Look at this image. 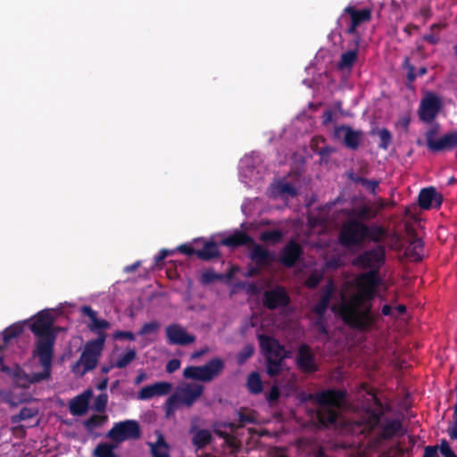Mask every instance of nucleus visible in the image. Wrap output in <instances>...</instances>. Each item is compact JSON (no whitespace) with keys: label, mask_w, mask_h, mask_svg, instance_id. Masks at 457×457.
Returning <instances> with one entry per match:
<instances>
[{"label":"nucleus","mask_w":457,"mask_h":457,"mask_svg":"<svg viewBox=\"0 0 457 457\" xmlns=\"http://www.w3.org/2000/svg\"><path fill=\"white\" fill-rule=\"evenodd\" d=\"M381 282L380 275L376 271H366L356 277V293L343 300L338 309V314L345 325L362 332L376 328L379 315L373 311V300Z\"/></svg>","instance_id":"obj_1"},{"label":"nucleus","mask_w":457,"mask_h":457,"mask_svg":"<svg viewBox=\"0 0 457 457\" xmlns=\"http://www.w3.org/2000/svg\"><path fill=\"white\" fill-rule=\"evenodd\" d=\"M367 394L370 396L372 405H366L363 409L361 421L365 429L368 432L378 429L376 441L378 443L403 436L405 429L402 420L383 418L390 411V405L382 403L374 389H370Z\"/></svg>","instance_id":"obj_2"},{"label":"nucleus","mask_w":457,"mask_h":457,"mask_svg":"<svg viewBox=\"0 0 457 457\" xmlns=\"http://www.w3.org/2000/svg\"><path fill=\"white\" fill-rule=\"evenodd\" d=\"M54 320L46 311L39 312L29 326L35 337V345L32 351L33 357H42L46 363L54 359V345L56 340V328L53 326Z\"/></svg>","instance_id":"obj_3"},{"label":"nucleus","mask_w":457,"mask_h":457,"mask_svg":"<svg viewBox=\"0 0 457 457\" xmlns=\"http://www.w3.org/2000/svg\"><path fill=\"white\" fill-rule=\"evenodd\" d=\"M104 348L103 338H96L87 341L79 356V359L72 365L71 371L78 376H84L88 371L95 370Z\"/></svg>","instance_id":"obj_4"},{"label":"nucleus","mask_w":457,"mask_h":457,"mask_svg":"<svg viewBox=\"0 0 457 457\" xmlns=\"http://www.w3.org/2000/svg\"><path fill=\"white\" fill-rule=\"evenodd\" d=\"M368 224L357 220L349 219L342 224L338 241L345 248L351 249L361 246L366 240Z\"/></svg>","instance_id":"obj_5"},{"label":"nucleus","mask_w":457,"mask_h":457,"mask_svg":"<svg viewBox=\"0 0 457 457\" xmlns=\"http://www.w3.org/2000/svg\"><path fill=\"white\" fill-rule=\"evenodd\" d=\"M385 261V246L383 245H377L375 247L367 249L359 253L353 259L352 264L355 267L368 270V271H376V273H379Z\"/></svg>","instance_id":"obj_6"},{"label":"nucleus","mask_w":457,"mask_h":457,"mask_svg":"<svg viewBox=\"0 0 457 457\" xmlns=\"http://www.w3.org/2000/svg\"><path fill=\"white\" fill-rule=\"evenodd\" d=\"M224 369V361L220 358H213L203 366H188L183 371L186 378L210 382L219 376Z\"/></svg>","instance_id":"obj_7"},{"label":"nucleus","mask_w":457,"mask_h":457,"mask_svg":"<svg viewBox=\"0 0 457 457\" xmlns=\"http://www.w3.org/2000/svg\"><path fill=\"white\" fill-rule=\"evenodd\" d=\"M37 358L43 368L41 372H35L29 375L20 365L14 364L12 378L19 386L28 388L31 384L38 383L50 378L53 360L49 359L48 362L45 363L42 361V357Z\"/></svg>","instance_id":"obj_8"},{"label":"nucleus","mask_w":457,"mask_h":457,"mask_svg":"<svg viewBox=\"0 0 457 457\" xmlns=\"http://www.w3.org/2000/svg\"><path fill=\"white\" fill-rule=\"evenodd\" d=\"M141 428L139 423L135 420H126L116 422L108 431L107 437L117 444L127 440H136L141 436Z\"/></svg>","instance_id":"obj_9"},{"label":"nucleus","mask_w":457,"mask_h":457,"mask_svg":"<svg viewBox=\"0 0 457 457\" xmlns=\"http://www.w3.org/2000/svg\"><path fill=\"white\" fill-rule=\"evenodd\" d=\"M443 107L442 99L433 92H428L420 100L418 115L426 123H432Z\"/></svg>","instance_id":"obj_10"},{"label":"nucleus","mask_w":457,"mask_h":457,"mask_svg":"<svg viewBox=\"0 0 457 457\" xmlns=\"http://www.w3.org/2000/svg\"><path fill=\"white\" fill-rule=\"evenodd\" d=\"M371 13L372 11L370 8L357 10L352 5L346 6L340 17V19H343L345 14L350 17V24L346 29L345 33L353 36V38H356V36L361 37L357 32V28L363 23L370 22L371 21Z\"/></svg>","instance_id":"obj_11"},{"label":"nucleus","mask_w":457,"mask_h":457,"mask_svg":"<svg viewBox=\"0 0 457 457\" xmlns=\"http://www.w3.org/2000/svg\"><path fill=\"white\" fill-rule=\"evenodd\" d=\"M80 312L89 319V322L87 324L88 330L96 334L97 336L96 338H103V344L105 345L107 338L105 331L111 328V323L107 320L99 319L97 312L89 305H83L80 308Z\"/></svg>","instance_id":"obj_12"},{"label":"nucleus","mask_w":457,"mask_h":457,"mask_svg":"<svg viewBox=\"0 0 457 457\" xmlns=\"http://www.w3.org/2000/svg\"><path fill=\"white\" fill-rule=\"evenodd\" d=\"M262 304L269 310H276L287 306L290 296L283 286H276L271 289L265 290L262 297Z\"/></svg>","instance_id":"obj_13"},{"label":"nucleus","mask_w":457,"mask_h":457,"mask_svg":"<svg viewBox=\"0 0 457 457\" xmlns=\"http://www.w3.org/2000/svg\"><path fill=\"white\" fill-rule=\"evenodd\" d=\"M167 343L170 345L186 346L195 342V336L189 334L179 323H171L165 328Z\"/></svg>","instance_id":"obj_14"},{"label":"nucleus","mask_w":457,"mask_h":457,"mask_svg":"<svg viewBox=\"0 0 457 457\" xmlns=\"http://www.w3.org/2000/svg\"><path fill=\"white\" fill-rule=\"evenodd\" d=\"M319 406L339 408L346 397V391L343 389H327L311 395Z\"/></svg>","instance_id":"obj_15"},{"label":"nucleus","mask_w":457,"mask_h":457,"mask_svg":"<svg viewBox=\"0 0 457 457\" xmlns=\"http://www.w3.org/2000/svg\"><path fill=\"white\" fill-rule=\"evenodd\" d=\"M258 341L266 359L267 356H272L274 359L279 360L287 358L285 346L278 339L265 334H261L258 335Z\"/></svg>","instance_id":"obj_16"},{"label":"nucleus","mask_w":457,"mask_h":457,"mask_svg":"<svg viewBox=\"0 0 457 457\" xmlns=\"http://www.w3.org/2000/svg\"><path fill=\"white\" fill-rule=\"evenodd\" d=\"M303 253L302 245L295 240L291 239L281 249L278 262L287 268H293L303 255Z\"/></svg>","instance_id":"obj_17"},{"label":"nucleus","mask_w":457,"mask_h":457,"mask_svg":"<svg viewBox=\"0 0 457 457\" xmlns=\"http://www.w3.org/2000/svg\"><path fill=\"white\" fill-rule=\"evenodd\" d=\"M334 136L342 139L345 147L351 150H357L362 137L361 130H354L348 125H341L335 128Z\"/></svg>","instance_id":"obj_18"},{"label":"nucleus","mask_w":457,"mask_h":457,"mask_svg":"<svg viewBox=\"0 0 457 457\" xmlns=\"http://www.w3.org/2000/svg\"><path fill=\"white\" fill-rule=\"evenodd\" d=\"M296 365L304 373H314L318 370L319 368L315 362V356L308 345L303 344L299 346L296 355Z\"/></svg>","instance_id":"obj_19"},{"label":"nucleus","mask_w":457,"mask_h":457,"mask_svg":"<svg viewBox=\"0 0 457 457\" xmlns=\"http://www.w3.org/2000/svg\"><path fill=\"white\" fill-rule=\"evenodd\" d=\"M443 203V195L435 187L422 188L418 195V204L423 210L439 208Z\"/></svg>","instance_id":"obj_20"},{"label":"nucleus","mask_w":457,"mask_h":457,"mask_svg":"<svg viewBox=\"0 0 457 457\" xmlns=\"http://www.w3.org/2000/svg\"><path fill=\"white\" fill-rule=\"evenodd\" d=\"M336 290L333 279H328L321 290L320 301L312 308V312L319 317L322 318L325 315Z\"/></svg>","instance_id":"obj_21"},{"label":"nucleus","mask_w":457,"mask_h":457,"mask_svg":"<svg viewBox=\"0 0 457 457\" xmlns=\"http://www.w3.org/2000/svg\"><path fill=\"white\" fill-rule=\"evenodd\" d=\"M249 258L259 267H266L276 261L275 254L261 245L251 244Z\"/></svg>","instance_id":"obj_22"},{"label":"nucleus","mask_w":457,"mask_h":457,"mask_svg":"<svg viewBox=\"0 0 457 457\" xmlns=\"http://www.w3.org/2000/svg\"><path fill=\"white\" fill-rule=\"evenodd\" d=\"M172 386L169 382H156L142 387L137 393L139 400H149L154 396L166 395L171 391Z\"/></svg>","instance_id":"obj_23"},{"label":"nucleus","mask_w":457,"mask_h":457,"mask_svg":"<svg viewBox=\"0 0 457 457\" xmlns=\"http://www.w3.org/2000/svg\"><path fill=\"white\" fill-rule=\"evenodd\" d=\"M204 393V386L199 384L187 385L177 394L182 405L191 407Z\"/></svg>","instance_id":"obj_24"},{"label":"nucleus","mask_w":457,"mask_h":457,"mask_svg":"<svg viewBox=\"0 0 457 457\" xmlns=\"http://www.w3.org/2000/svg\"><path fill=\"white\" fill-rule=\"evenodd\" d=\"M361 39V37L356 36V38H353L349 44L351 49L341 54L340 61L338 62V68L340 70L351 69L353 66L358 57V50Z\"/></svg>","instance_id":"obj_25"},{"label":"nucleus","mask_w":457,"mask_h":457,"mask_svg":"<svg viewBox=\"0 0 457 457\" xmlns=\"http://www.w3.org/2000/svg\"><path fill=\"white\" fill-rule=\"evenodd\" d=\"M92 395L90 390L75 396L69 404L70 412L74 416H83L88 411L89 399Z\"/></svg>","instance_id":"obj_26"},{"label":"nucleus","mask_w":457,"mask_h":457,"mask_svg":"<svg viewBox=\"0 0 457 457\" xmlns=\"http://www.w3.org/2000/svg\"><path fill=\"white\" fill-rule=\"evenodd\" d=\"M237 422L221 423L220 426L224 428H229L230 430H237L240 428L245 427L246 424L256 423V418L253 415V411L247 408H240L237 412Z\"/></svg>","instance_id":"obj_27"},{"label":"nucleus","mask_w":457,"mask_h":457,"mask_svg":"<svg viewBox=\"0 0 457 457\" xmlns=\"http://www.w3.org/2000/svg\"><path fill=\"white\" fill-rule=\"evenodd\" d=\"M251 244H253V238L242 230H237L220 241L221 245L231 248L250 245Z\"/></svg>","instance_id":"obj_28"},{"label":"nucleus","mask_w":457,"mask_h":457,"mask_svg":"<svg viewBox=\"0 0 457 457\" xmlns=\"http://www.w3.org/2000/svg\"><path fill=\"white\" fill-rule=\"evenodd\" d=\"M383 207L381 204L378 208H374L370 204H361L352 209L351 215L354 218L353 220H360L361 222L374 220L378 217L379 209Z\"/></svg>","instance_id":"obj_29"},{"label":"nucleus","mask_w":457,"mask_h":457,"mask_svg":"<svg viewBox=\"0 0 457 457\" xmlns=\"http://www.w3.org/2000/svg\"><path fill=\"white\" fill-rule=\"evenodd\" d=\"M196 256L203 261H211L219 258L220 256L219 245L213 241H204L203 248L197 250Z\"/></svg>","instance_id":"obj_30"},{"label":"nucleus","mask_w":457,"mask_h":457,"mask_svg":"<svg viewBox=\"0 0 457 457\" xmlns=\"http://www.w3.org/2000/svg\"><path fill=\"white\" fill-rule=\"evenodd\" d=\"M316 416L320 425L328 427V425H335L337 423L338 412L333 408L319 406Z\"/></svg>","instance_id":"obj_31"},{"label":"nucleus","mask_w":457,"mask_h":457,"mask_svg":"<svg viewBox=\"0 0 457 457\" xmlns=\"http://www.w3.org/2000/svg\"><path fill=\"white\" fill-rule=\"evenodd\" d=\"M424 244L420 238H414L404 251L405 256L411 262H420L423 259Z\"/></svg>","instance_id":"obj_32"},{"label":"nucleus","mask_w":457,"mask_h":457,"mask_svg":"<svg viewBox=\"0 0 457 457\" xmlns=\"http://www.w3.org/2000/svg\"><path fill=\"white\" fill-rule=\"evenodd\" d=\"M457 148V129L439 137L436 153L451 151Z\"/></svg>","instance_id":"obj_33"},{"label":"nucleus","mask_w":457,"mask_h":457,"mask_svg":"<svg viewBox=\"0 0 457 457\" xmlns=\"http://www.w3.org/2000/svg\"><path fill=\"white\" fill-rule=\"evenodd\" d=\"M387 235L388 231L383 226L377 224L368 225L366 240L369 239L375 244L381 245Z\"/></svg>","instance_id":"obj_34"},{"label":"nucleus","mask_w":457,"mask_h":457,"mask_svg":"<svg viewBox=\"0 0 457 457\" xmlns=\"http://www.w3.org/2000/svg\"><path fill=\"white\" fill-rule=\"evenodd\" d=\"M212 440V433L205 428H202L197 430L193 438L192 444L197 450L204 449L207 446Z\"/></svg>","instance_id":"obj_35"},{"label":"nucleus","mask_w":457,"mask_h":457,"mask_svg":"<svg viewBox=\"0 0 457 457\" xmlns=\"http://www.w3.org/2000/svg\"><path fill=\"white\" fill-rule=\"evenodd\" d=\"M439 131V124L435 123L425 133L426 145L428 150L432 153H436V148L439 143V138L436 139V136Z\"/></svg>","instance_id":"obj_36"},{"label":"nucleus","mask_w":457,"mask_h":457,"mask_svg":"<svg viewBox=\"0 0 457 457\" xmlns=\"http://www.w3.org/2000/svg\"><path fill=\"white\" fill-rule=\"evenodd\" d=\"M38 414V409L37 407H23L20 412L11 416V423L17 424L21 421L30 420Z\"/></svg>","instance_id":"obj_37"},{"label":"nucleus","mask_w":457,"mask_h":457,"mask_svg":"<svg viewBox=\"0 0 457 457\" xmlns=\"http://www.w3.org/2000/svg\"><path fill=\"white\" fill-rule=\"evenodd\" d=\"M284 360L274 359L272 356H267L266 371L270 378L277 377L282 372V364Z\"/></svg>","instance_id":"obj_38"},{"label":"nucleus","mask_w":457,"mask_h":457,"mask_svg":"<svg viewBox=\"0 0 457 457\" xmlns=\"http://www.w3.org/2000/svg\"><path fill=\"white\" fill-rule=\"evenodd\" d=\"M153 457H170L168 445L162 436H160L156 443L150 444Z\"/></svg>","instance_id":"obj_39"},{"label":"nucleus","mask_w":457,"mask_h":457,"mask_svg":"<svg viewBox=\"0 0 457 457\" xmlns=\"http://www.w3.org/2000/svg\"><path fill=\"white\" fill-rule=\"evenodd\" d=\"M246 385L248 390L254 395L260 394L263 389L261 376L257 372H252L248 376Z\"/></svg>","instance_id":"obj_40"},{"label":"nucleus","mask_w":457,"mask_h":457,"mask_svg":"<svg viewBox=\"0 0 457 457\" xmlns=\"http://www.w3.org/2000/svg\"><path fill=\"white\" fill-rule=\"evenodd\" d=\"M23 332V326L14 323L3 331V340L4 345L8 344L12 339L18 337Z\"/></svg>","instance_id":"obj_41"},{"label":"nucleus","mask_w":457,"mask_h":457,"mask_svg":"<svg viewBox=\"0 0 457 457\" xmlns=\"http://www.w3.org/2000/svg\"><path fill=\"white\" fill-rule=\"evenodd\" d=\"M402 66L406 71V87L412 88V83L417 79L418 72H416L414 65L411 63L409 57L404 58Z\"/></svg>","instance_id":"obj_42"},{"label":"nucleus","mask_w":457,"mask_h":457,"mask_svg":"<svg viewBox=\"0 0 457 457\" xmlns=\"http://www.w3.org/2000/svg\"><path fill=\"white\" fill-rule=\"evenodd\" d=\"M108 417L106 415H96L94 414L87 420L83 422L85 428L88 432H92L95 428L103 426V424L107 420Z\"/></svg>","instance_id":"obj_43"},{"label":"nucleus","mask_w":457,"mask_h":457,"mask_svg":"<svg viewBox=\"0 0 457 457\" xmlns=\"http://www.w3.org/2000/svg\"><path fill=\"white\" fill-rule=\"evenodd\" d=\"M114 447V445L109 443H100L95 448L94 455L96 457H117L113 451Z\"/></svg>","instance_id":"obj_44"},{"label":"nucleus","mask_w":457,"mask_h":457,"mask_svg":"<svg viewBox=\"0 0 457 457\" xmlns=\"http://www.w3.org/2000/svg\"><path fill=\"white\" fill-rule=\"evenodd\" d=\"M351 179L357 184H361L366 187L370 193L376 195V191L378 188L379 181L375 179H368L361 176H351Z\"/></svg>","instance_id":"obj_45"},{"label":"nucleus","mask_w":457,"mask_h":457,"mask_svg":"<svg viewBox=\"0 0 457 457\" xmlns=\"http://www.w3.org/2000/svg\"><path fill=\"white\" fill-rule=\"evenodd\" d=\"M284 234L279 229L265 230L261 233L260 240L262 242H270L272 244L279 243L283 239Z\"/></svg>","instance_id":"obj_46"},{"label":"nucleus","mask_w":457,"mask_h":457,"mask_svg":"<svg viewBox=\"0 0 457 457\" xmlns=\"http://www.w3.org/2000/svg\"><path fill=\"white\" fill-rule=\"evenodd\" d=\"M137 358V352L135 349L129 348L127 349L126 353L120 355L116 362L115 367L118 369L126 368L131 361H133Z\"/></svg>","instance_id":"obj_47"},{"label":"nucleus","mask_w":457,"mask_h":457,"mask_svg":"<svg viewBox=\"0 0 457 457\" xmlns=\"http://www.w3.org/2000/svg\"><path fill=\"white\" fill-rule=\"evenodd\" d=\"M254 353V347L253 345H245L242 350L237 355V362L239 365H243L248 359H250Z\"/></svg>","instance_id":"obj_48"},{"label":"nucleus","mask_w":457,"mask_h":457,"mask_svg":"<svg viewBox=\"0 0 457 457\" xmlns=\"http://www.w3.org/2000/svg\"><path fill=\"white\" fill-rule=\"evenodd\" d=\"M378 136L380 142L378 144V147L383 150H387L389 145L392 142V135L391 132L387 129H382L378 131Z\"/></svg>","instance_id":"obj_49"},{"label":"nucleus","mask_w":457,"mask_h":457,"mask_svg":"<svg viewBox=\"0 0 457 457\" xmlns=\"http://www.w3.org/2000/svg\"><path fill=\"white\" fill-rule=\"evenodd\" d=\"M180 404L181 403L177 393L170 396L165 403L166 414L170 415L177 410Z\"/></svg>","instance_id":"obj_50"},{"label":"nucleus","mask_w":457,"mask_h":457,"mask_svg":"<svg viewBox=\"0 0 457 457\" xmlns=\"http://www.w3.org/2000/svg\"><path fill=\"white\" fill-rule=\"evenodd\" d=\"M108 395L105 393L97 395L94 401V409L98 412H104L106 409Z\"/></svg>","instance_id":"obj_51"},{"label":"nucleus","mask_w":457,"mask_h":457,"mask_svg":"<svg viewBox=\"0 0 457 457\" xmlns=\"http://www.w3.org/2000/svg\"><path fill=\"white\" fill-rule=\"evenodd\" d=\"M221 278L222 275L215 273L212 270H206L202 274L201 282L204 285H208Z\"/></svg>","instance_id":"obj_52"},{"label":"nucleus","mask_w":457,"mask_h":457,"mask_svg":"<svg viewBox=\"0 0 457 457\" xmlns=\"http://www.w3.org/2000/svg\"><path fill=\"white\" fill-rule=\"evenodd\" d=\"M158 328H159V323L157 321L147 322V323H145L141 327V328L139 329L137 334L139 336L152 334V333H154L158 329Z\"/></svg>","instance_id":"obj_53"},{"label":"nucleus","mask_w":457,"mask_h":457,"mask_svg":"<svg viewBox=\"0 0 457 457\" xmlns=\"http://www.w3.org/2000/svg\"><path fill=\"white\" fill-rule=\"evenodd\" d=\"M280 397V390L278 386L274 385L271 386L266 399L270 406H273L277 403L278 398Z\"/></svg>","instance_id":"obj_54"},{"label":"nucleus","mask_w":457,"mask_h":457,"mask_svg":"<svg viewBox=\"0 0 457 457\" xmlns=\"http://www.w3.org/2000/svg\"><path fill=\"white\" fill-rule=\"evenodd\" d=\"M278 191L283 195H288L290 196L296 195V189L288 182H281L278 185Z\"/></svg>","instance_id":"obj_55"},{"label":"nucleus","mask_w":457,"mask_h":457,"mask_svg":"<svg viewBox=\"0 0 457 457\" xmlns=\"http://www.w3.org/2000/svg\"><path fill=\"white\" fill-rule=\"evenodd\" d=\"M115 340L118 339H128L129 341H135L136 337L131 331L118 330L112 335Z\"/></svg>","instance_id":"obj_56"},{"label":"nucleus","mask_w":457,"mask_h":457,"mask_svg":"<svg viewBox=\"0 0 457 457\" xmlns=\"http://www.w3.org/2000/svg\"><path fill=\"white\" fill-rule=\"evenodd\" d=\"M440 452L445 457H457L445 440H444L440 445Z\"/></svg>","instance_id":"obj_57"},{"label":"nucleus","mask_w":457,"mask_h":457,"mask_svg":"<svg viewBox=\"0 0 457 457\" xmlns=\"http://www.w3.org/2000/svg\"><path fill=\"white\" fill-rule=\"evenodd\" d=\"M178 251L187 256L196 255L197 250L195 249L191 245L183 244L178 247Z\"/></svg>","instance_id":"obj_58"},{"label":"nucleus","mask_w":457,"mask_h":457,"mask_svg":"<svg viewBox=\"0 0 457 457\" xmlns=\"http://www.w3.org/2000/svg\"><path fill=\"white\" fill-rule=\"evenodd\" d=\"M180 367V361L179 359H171L167 362L166 371L168 373H173L178 370Z\"/></svg>","instance_id":"obj_59"},{"label":"nucleus","mask_w":457,"mask_h":457,"mask_svg":"<svg viewBox=\"0 0 457 457\" xmlns=\"http://www.w3.org/2000/svg\"><path fill=\"white\" fill-rule=\"evenodd\" d=\"M342 265V261L339 257H331L326 262V266L328 269L337 270Z\"/></svg>","instance_id":"obj_60"},{"label":"nucleus","mask_w":457,"mask_h":457,"mask_svg":"<svg viewBox=\"0 0 457 457\" xmlns=\"http://www.w3.org/2000/svg\"><path fill=\"white\" fill-rule=\"evenodd\" d=\"M423 457H439L436 446H427Z\"/></svg>","instance_id":"obj_61"},{"label":"nucleus","mask_w":457,"mask_h":457,"mask_svg":"<svg viewBox=\"0 0 457 457\" xmlns=\"http://www.w3.org/2000/svg\"><path fill=\"white\" fill-rule=\"evenodd\" d=\"M320 281V276L311 275L307 280V286L309 288H315Z\"/></svg>","instance_id":"obj_62"},{"label":"nucleus","mask_w":457,"mask_h":457,"mask_svg":"<svg viewBox=\"0 0 457 457\" xmlns=\"http://www.w3.org/2000/svg\"><path fill=\"white\" fill-rule=\"evenodd\" d=\"M422 38L424 41H426L431 45H436L439 42V37L433 33L426 34L423 36Z\"/></svg>","instance_id":"obj_63"},{"label":"nucleus","mask_w":457,"mask_h":457,"mask_svg":"<svg viewBox=\"0 0 457 457\" xmlns=\"http://www.w3.org/2000/svg\"><path fill=\"white\" fill-rule=\"evenodd\" d=\"M170 252L167 249H162L158 254L154 257V262L158 264L159 262H162L170 253Z\"/></svg>","instance_id":"obj_64"}]
</instances>
